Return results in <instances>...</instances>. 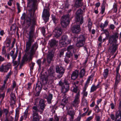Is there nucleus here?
I'll use <instances>...</instances> for the list:
<instances>
[{
    "label": "nucleus",
    "instance_id": "f8f14e48",
    "mask_svg": "<svg viewBox=\"0 0 121 121\" xmlns=\"http://www.w3.org/2000/svg\"><path fill=\"white\" fill-rule=\"evenodd\" d=\"M61 99H62L61 101L60 106V107L63 109L66 104L68 102V99L65 94H63V96L61 97Z\"/></svg>",
    "mask_w": 121,
    "mask_h": 121
},
{
    "label": "nucleus",
    "instance_id": "5701e85b",
    "mask_svg": "<svg viewBox=\"0 0 121 121\" xmlns=\"http://www.w3.org/2000/svg\"><path fill=\"white\" fill-rule=\"evenodd\" d=\"M54 52L52 51L49 52L47 58L48 62L49 63L52 60L53 57Z\"/></svg>",
    "mask_w": 121,
    "mask_h": 121
},
{
    "label": "nucleus",
    "instance_id": "e2e57ef3",
    "mask_svg": "<svg viewBox=\"0 0 121 121\" xmlns=\"http://www.w3.org/2000/svg\"><path fill=\"white\" fill-rule=\"evenodd\" d=\"M11 74V73L10 72L8 74L6 75V77L5 78V79L8 80V78H9Z\"/></svg>",
    "mask_w": 121,
    "mask_h": 121
},
{
    "label": "nucleus",
    "instance_id": "680f3d73",
    "mask_svg": "<svg viewBox=\"0 0 121 121\" xmlns=\"http://www.w3.org/2000/svg\"><path fill=\"white\" fill-rule=\"evenodd\" d=\"M6 88V87H5V85H4V84H3L2 87L0 88V91H3Z\"/></svg>",
    "mask_w": 121,
    "mask_h": 121
},
{
    "label": "nucleus",
    "instance_id": "dca6fc26",
    "mask_svg": "<svg viewBox=\"0 0 121 121\" xmlns=\"http://www.w3.org/2000/svg\"><path fill=\"white\" fill-rule=\"evenodd\" d=\"M71 30L73 33H78L81 31L80 26L79 25H75L71 28Z\"/></svg>",
    "mask_w": 121,
    "mask_h": 121
},
{
    "label": "nucleus",
    "instance_id": "393cba45",
    "mask_svg": "<svg viewBox=\"0 0 121 121\" xmlns=\"http://www.w3.org/2000/svg\"><path fill=\"white\" fill-rule=\"evenodd\" d=\"M56 72L57 73H64L65 69L62 67H60L58 66H56Z\"/></svg>",
    "mask_w": 121,
    "mask_h": 121
},
{
    "label": "nucleus",
    "instance_id": "c9c22d12",
    "mask_svg": "<svg viewBox=\"0 0 121 121\" xmlns=\"http://www.w3.org/2000/svg\"><path fill=\"white\" fill-rule=\"evenodd\" d=\"M108 70L107 69H106L104 70L103 75L104 77L106 78L108 75Z\"/></svg>",
    "mask_w": 121,
    "mask_h": 121
},
{
    "label": "nucleus",
    "instance_id": "79ce46f5",
    "mask_svg": "<svg viewBox=\"0 0 121 121\" xmlns=\"http://www.w3.org/2000/svg\"><path fill=\"white\" fill-rule=\"evenodd\" d=\"M52 19L55 23H56L58 22V19L56 18L55 16L52 14Z\"/></svg>",
    "mask_w": 121,
    "mask_h": 121
},
{
    "label": "nucleus",
    "instance_id": "2eb2a0df",
    "mask_svg": "<svg viewBox=\"0 0 121 121\" xmlns=\"http://www.w3.org/2000/svg\"><path fill=\"white\" fill-rule=\"evenodd\" d=\"M79 74L78 70L76 69L73 71L71 74V79L73 80H75L78 77Z\"/></svg>",
    "mask_w": 121,
    "mask_h": 121
},
{
    "label": "nucleus",
    "instance_id": "4d7b16f0",
    "mask_svg": "<svg viewBox=\"0 0 121 121\" xmlns=\"http://www.w3.org/2000/svg\"><path fill=\"white\" fill-rule=\"evenodd\" d=\"M95 108L97 113H98L100 111V110L98 105H96L95 106Z\"/></svg>",
    "mask_w": 121,
    "mask_h": 121
},
{
    "label": "nucleus",
    "instance_id": "72a5a7b5",
    "mask_svg": "<svg viewBox=\"0 0 121 121\" xmlns=\"http://www.w3.org/2000/svg\"><path fill=\"white\" fill-rule=\"evenodd\" d=\"M108 22L107 21H106L104 24L101 23L99 26L102 29H104V28L106 27L108 25Z\"/></svg>",
    "mask_w": 121,
    "mask_h": 121
},
{
    "label": "nucleus",
    "instance_id": "b1692460",
    "mask_svg": "<svg viewBox=\"0 0 121 121\" xmlns=\"http://www.w3.org/2000/svg\"><path fill=\"white\" fill-rule=\"evenodd\" d=\"M14 56V57H13L12 62L13 63L14 66L17 65L15 67V69H17V66L19 65V64L20 58H18V61H14L16 57V55H15Z\"/></svg>",
    "mask_w": 121,
    "mask_h": 121
},
{
    "label": "nucleus",
    "instance_id": "6e6552de",
    "mask_svg": "<svg viewBox=\"0 0 121 121\" xmlns=\"http://www.w3.org/2000/svg\"><path fill=\"white\" fill-rule=\"evenodd\" d=\"M71 42V40L68 39V37L67 36L64 35L62 36L61 39L60 40L59 42L60 44L64 46H66V44L70 43Z\"/></svg>",
    "mask_w": 121,
    "mask_h": 121
},
{
    "label": "nucleus",
    "instance_id": "0eeeda50",
    "mask_svg": "<svg viewBox=\"0 0 121 121\" xmlns=\"http://www.w3.org/2000/svg\"><path fill=\"white\" fill-rule=\"evenodd\" d=\"M49 10L50 9L48 7L47 8L44 9L43 10L42 17L46 22H47L49 20V17L50 16Z\"/></svg>",
    "mask_w": 121,
    "mask_h": 121
},
{
    "label": "nucleus",
    "instance_id": "ea45409f",
    "mask_svg": "<svg viewBox=\"0 0 121 121\" xmlns=\"http://www.w3.org/2000/svg\"><path fill=\"white\" fill-rule=\"evenodd\" d=\"M5 46H3L2 49V54L3 55H4L5 57H6L7 54L6 53V50L5 49Z\"/></svg>",
    "mask_w": 121,
    "mask_h": 121
},
{
    "label": "nucleus",
    "instance_id": "bf43d9fd",
    "mask_svg": "<svg viewBox=\"0 0 121 121\" xmlns=\"http://www.w3.org/2000/svg\"><path fill=\"white\" fill-rule=\"evenodd\" d=\"M45 86V85H43V84L42 85L41 83L40 82V84L39 83L36 84V87H41V88H42L43 87V86Z\"/></svg>",
    "mask_w": 121,
    "mask_h": 121
},
{
    "label": "nucleus",
    "instance_id": "a19ab883",
    "mask_svg": "<svg viewBox=\"0 0 121 121\" xmlns=\"http://www.w3.org/2000/svg\"><path fill=\"white\" fill-rule=\"evenodd\" d=\"M33 110L32 112L33 113H38V112H39V110L38 109L37 107L34 106L32 107Z\"/></svg>",
    "mask_w": 121,
    "mask_h": 121
},
{
    "label": "nucleus",
    "instance_id": "bb28decb",
    "mask_svg": "<svg viewBox=\"0 0 121 121\" xmlns=\"http://www.w3.org/2000/svg\"><path fill=\"white\" fill-rule=\"evenodd\" d=\"M115 119V121H121V110L117 112Z\"/></svg>",
    "mask_w": 121,
    "mask_h": 121
},
{
    "label": "nucleus",
    "instance_id": "a878e982",
    "mask_svg": "<svg viewBox=\"0 0 121 121\" xmlns=\"http://www.w3.org/2000/svg\"><path fill=\"white\" fill-rule=\"evenodd\" d=\"M83 0H76L75 6L77 8L81 7L83 5L82 1Z\"/></svg>",
    "mask_w": 121,
    "mask_h": 121
},
{
    "label": "nucleus",
    "instance_id": "7ed1b4c3",
    "mask_svg": "<svg viewBox=\"0 0 121 121\" xmlns=\"http://www.w3.org/2000/svg\"><path fill=\"white\" fill-rule=\"evenodd\" d=\"M73 39L74 41H77L76 44V46L80 48L84 45L86 38L84 35H81L78 37L74 36Z\"/></svg>",
    "mask_w": 121,
    "mask_h": 121
},
{
    "label": "nucleus",
    "instance_id": "37998d69",
    "mask_svg": "<svg viewBox=\"0 0 121 121\" xmlns=\"http://www.w3.org/2000/svg\"><path fill=\"white\" fill-rule=\"evenodd\" d=\"M18 51L17 50V51L16 52L15 54L14 55H13V54L14 53V51H12L10 52V56L12 57V58L13 59V57H14L15 55H16V57L17 56V53H18Z\"/></svg>",
    "mask_w": 121,
    "mask_h": 121
},
{
    "label": "nucleus",
    "instance_id": "f3484780",
    "mask_svg": "<svg viewBox=\"0 0 121 121\" xmlns=\"http://www.w3.org/2000/svg\"><path fill=\"white\" fill-rule=\"evenodd\" d=\"M62 33L61 28H59L55 29L54 30L53 34L55 37L57 38L61 35Z\"/></svg>",
    "mask_w": 121,
    "mask_h": 121
},
{
    "label": "nucleus",
    "instance_id": "7c9ffc66",
    "mask_svg": "<svg viewBox=\"0 0 121 121\" xmlns=\"http://www.w3.org/2000/svg\"><path fill=\"white\" fill-rule=\"evenodd\" d=\"M85 69L83 68L81 70L79 73V77L80 78H82L85 75Z\"/></svg>",
    "mask_w": 121,
    "mask_h": 121
},
{
    "label": "nucleus",
    "instance_id": "0e129e2a",
    "mask_svg": "<svg viewBox=\"0 0 121 121\" xmlns=\"http://www.w3.org/2000/svg\"><path fill=\"white\" fill-rule=\"evenodd\" d=\"M42 32V33L43 35H44L45 34V28L44 27H43L41 29Z\"/></svg>",
    "mask_w": 121,
    "mask_h": 121
},
{
    "label": "nucleus",
    "instance_id": "a18cd8bd",
    "mask_svg": "<svg viewBox=\"0 0 121 121\" xmlns=\"http://www.w3.org/2000/svg\"><path fill=\"white\" fill-rule=\"evenodd\" d=\"M19 110L18 109H17L16 110V115L15 120H17L18 118V115L19 114Z\"/></svg>",
    "mask_w": 121,
    "mask_h": 121
},
{
    "label": "nucleus",
    "instance_id": "09e8293b",
    "mask_svg": "<svg viewBox=\"0 0 121 121\" xmlns=\"http://www.w3.org/2000/svg\"><path fill=\"white\" fill-rule=\"evenodd\" d=\"M5 95V92L3 93L2 94H1L0 92V98H2V99H1L0 102L2 103L3 100V99Z\"/></svg>",
    "mask_w": 121,
    "mask_h": 121
},
{
    "label": "nucleus",
    "instance_id": "e433bc0d",
    "mask_svg": "<svg viewBox=\"0 0 121 121\" xmlns=\"http://www.w3.org/2000/svg\"><path fill=\"white\" fill-rule=\"evenodd\" d=\"M74 46L73 45H70L68 46L67 48V50L68 52H71V51L73 50L74 51Z\"/></svg>",
    "mask_w": 121,
    "mask_h": 121
},
{
    "label": "nucleus",
    "instance_id": "8fccbe9b",
    "mask_svg": "<svg viewBox=\"0 0 121 121\" xmlns=\"http://www.w3.org/2000/svg\"><path fill=\"white\" fill-rule=\"evenodd\" d=\"M35 65V63H34L32 62L30 64V70H32L33 69Z\"/></svg>",
    "mask_w": 121,
    "mask_h": 121
},
{
    "label": "nucleus",
    "instance_id": "3c124183",
    "mask_svg": "<svg viewBox=\"0 0 121 121\" xmlns=\"http://www.w3.org/2000/svg\"><path fill=\"white\" fill-rule=\"evenodd\" d=\"M73 53H74V58L76 59V60H77L78 58V56L79 55V54L78 53L77 54H76L74 50L73 51Z\"/></svg>",
    "mask_w": 121,
    "mask_h": 121
},
{
    "label": "nucleus",
    "instance_id": "4c0bfd02",
    "mask_svg": "<svg viewBox=\"0 0 121 121\" xmlns=\"http://www.w3.org/2000/svg\"><path fill=\"white\" fill-rule=\"evenodd\" d=\"M88 26L89 30L90 32L91 31V26L92 25V23L91 22V20L90 19H89L88 22Z\"/></svg>",
    "mask_w": 121,
    "mask_h": 121
},
{
    "label": "nucleus",
    "instance_id": "f704fd0d",
    "mask_svg": "<svg viewBox=\"0 0 121 121\" xmlns=\"http://www.w3.org/2000/svg\"><path fill=\"white\" fill-rule=\"evenodd\" d=\"M10 100L11 101H13L15 102L16 100V97L15 95L13 93L11 92L10 95Z\"/></svg>",
    "mask_w": 121,
    "mask_h": 121
},
{
    "label": "nucleus",
    "instance_id": "052dcab7",
    "mask_svg": "<svg viewBox=\"0 0 121 121\" xmlns=\"http://www.w3.org/2000/svg\"><path fill=\"white\" fill-rule=\"evenodd\" d=\"M105 10V7L104 6H102L101 7V13L102 14H103Z\"/></svg>",
    "mask_w": 121,
    "mask_h": 121
},
{
    "label": "nucleus",
    "instance_id": "774afa93",
    "mask_svg": "<svg viewBox=\"0 0 121 121\" xmlns=\"http://www.w3.org/2000/svg\"><path fill=\"white\" fill-rule=\"evenodd\" d=\"M38 64L39 65V67H41V60H38L37 61Z\"/></svg>",
    "mask_w": 121,
    "mask_h": 121
},
{
    "label": "nucleus",
    "instance_id": "f257e3e1",
    "mask_svg": "<svg viewBox=\"0 0 121 121\" xmlns=\"http://www.w3.org/2000/svg\"><path fill=\"white\" fill-rule=\"evenodd\" d=\"M29 13H30V11ZM26 17V19L25 17L26 16V13H24L22 14L21 17V19L22 20H25V24L26 25V27L27 28L31 26L30 27L29 30L26 31V35L27 38L28 39V41L26 42V49L25 50V52L28 54V55L26 57H28L30 60H31L33 57V56L35 54L36 50L38 47V45L37 43H35L31 46L33 43L34 42V37L35 35L34 34V26L36 22V16H35V22L34 24L32 23L30 26L27 25L26 23V18L27 17L28 14Z\"/></svg>",
    "mask_w": 121,
    "mask_h": 121
},
{
    "label": "nucleus",
    "instance_id": "2f4dec72",
    "mask_svg": "<svg viewBox=\"0 0 121 121\" xmlns=\"http://www.w3.org/2000/svg\"><path fill=\"white\" fill-rule=\"evenodd\" d=\"M32 117L33 121H39V115L38 113H33Z\"/></svg>",
    "mask_w": 121,
    "mask_h": 121
},
{
    "label": "nucleus",
    "instance_id": "69168bd1",
    "mask_svg": "<svg viewBox=\"0 0 121 121\" xmlns=\"http://www.w3.org/2000/svg\"><path fill=\"white\" fill-rule=\"evenodd\" d=\"M68 58L65 57V58L64 61L67 63H69L70 62V60L68 59Z\"/></svg>",
    "mask_w": 121,
    "mask_h": 121
},
{
    "label": "nucleus",
    "instance_id": "39448f33",
    "mask_svg": "<svg viewBox=\"0 0 121 121\" xmlns=\"http://www.w3.org/2000/svg\"><path fill=\"white\" fill-rule=\"evenodd\" d=\"M69 14L62 17L61 19V23L62 27H65L69 23Z\"/></svg>",
    "mask_w": 121,
    "mask_h": 121
},
{
    "label": "nucleus",
    "instance_id": "864d4df0",
    "mask_svg": "<svg viewBox=\"0 0 121 121\" xmlns=\"http://www.w3.org/2000/svg\"><path fill=\"white\" fill-rule=\"evenodd\" d=\"M28 110L27 109L26 110L25 112H24V115L23 116V117H25V118L27 117L28 114Z\"/></svg>",
    "mask_w": 121,
    "mask_h": 121
},
{
    "label": "nucleus",
    "instance_id": "412c9836",
    "mask_svg": "<svg viewBox=\"0 0 121 121\" xmlns=\"http://www.w3.org/2000/svg\"><path fill=\"white\" fill-rule=\"evenodd\" d=\"M73 87L72 91L73 92H74L76 93L75 95V96H80V91L78 88V86H76L74 87L73 86Z\"/></svg>",
    "mask_w": 121,
    "mask_h": 121
},
{
    "label": "nucleus",
    "instance_id": "9d476101",
    "mask_svg": "<svg viewBox=\"0 0 121 121\" xmlns=\"http://www.w3.org/2000/svg\"><path fill=\"white\" fill-rule=\"evenodd\" d=\"M118 36L119 34L117 33H116L114 35L110 36L109 39V43L112 44L114 43L116 44L117 43Z\"/></svg>",
    "mask_w": 121,
    "mask_h": 121
},
{
    "label": "nucleus",
    "instance_id": "c03bdc74",
    "mask_svg": "<svg viewBox=\"0 0 121 121\" xmlns=\"http://www.w3.org/2000/svg\"><path fill=\"white\" fill-rule=\"evenodd\" d=\"M97 89L95 87V86L94 84L91 87L90 92H94Z\"/></svg>",
    "mask_w": 121,
    "mask_h": 121
},
{
    "label": "nucleus",
    "instance_id": "6e6d98bb",
    "mask_svg": "<svg viewBox=\"0 0 121 121\" xmlns=\"http://www.w3.org/2000/svg\"><path fill=\"white\" fill-rule=\"evenodd\" d=\"M3 112L5 113V115L7 116L9 112V110L6 109H3Z\"/></svg>",
    "mask_w": 121,
    "mask_h": 121
},
{
    "label": "nucleus",
    "instance_id": "6ab92c4d",
    "mask_svg": "<svg viewBox=\"0 0 121 121\" xmlns=\"http://www.w3.org/2000/svg\"><path fill=\"white\" fill-rule=\"evenodd\" d=\"M118 46V44H112L111 46L109 47L108 51L109 52H115L117 49V48Z\"/></svg>",
    "mask_w": 121,
    "mask_h": 121
},
{
    "label": "nucleus",
    "instance_id": "c85d7f7f",
    "mask_svg": "<svg viewBox=\"0 0 121 121\" xmlns=\"http://www.w3.org/2000/svg\"><path fill=\"white\" fill-rule=\"evenodd\" d=\"M120 75L119 73L116 72V80L115 82V85L114 86V88L116 87L118 83L119 82L120 80Z\"/></svg>",
    "mask_w": 121,
    "mask_h": 121
},
{
    "label": "nucleus",
    "instance_id": "de8ad7c7",
    "mask_svg": "<svg viewBox=\"0 0 121 121\" xmlns=\"http://www.w3.org/2000/svg\"><path fill=\"white\" fill-rule=\"evenodd\" d=\"M42 88H41V87H36L35 88V90L37 92V93L36 94V95L38 96L39 94V92H40L41 89Z\"/></svg>",
    "mask_w": 121,
    "mask_h": 121
},
{
    "label": "nucleus",
    "instance_id": "aec40b11",
    "mask_svg": "<svg viewBox=\"0 0 121 121\" xmlns=\"http://www.w3.org/2000/svg\"><path fill=\"white\" fill-rule=\"evenodd\" d=\"M80 97L75 96L74 99L72 103V105L73 106L76 107L79 104L80 102Z\"/></svg>",
    "mask_w": 121,
    "mask_h": 121
},
{
    "label": "nucleus",
    "instance_id": "338daca9",
    "mask_svg": "<svg viewBox=\"0 0 121 121\" xmlns=\"http://www.w3.org/2000/svg\"><path fill=\"white\" fill-rule=\"evenodd\" d=\"M93 118V117L92 116L89 117L86 119L85 121H90L92 120Z\"/></svg>",
    "mask_w": 121,
    "mask_h": 121
},
{
    "label": "nucleus",
    "instance_id": "cd10ccee",
    "mask_svg": "<svg viewBox=\"0 0 121 121\" xmlns=\"http://www.w3.org/2000/svg\"><path fill=\"white\" fill-rule=\"evenodd\" d=\"M58 43V41L54 39H52L49 41V43L50 47H52L55 46H57Z\"/></svg>",
    "mask_w": 121,
    "mask_h": 121
},
{
    "label": "nucleus",
    "instance_id": "a211bd4d",
    "mask_svg": "<svg viewBox=\"0 0 121 121\" xmlns=\"http://www.w3.org/2000/svg\"><path fill=\"white\" fill-rule=\"evenodd\" d=\"M48 79H49L48 78L47 76L44 74L41 75L40 76V82L42 83L43 84H45L47 83Z\"/></svg>",
    "mask_w": 121,
    "mask_h": 121
},
{
    "label": "nucleus",
    "instance_id": "9b49d317",
    "mask_svg": "<svg viewBox=\"0 0 121 121\" xmlns=\"http://www.w3.org/2000/svg\"><path fill=\"white\" fill-rule=\"evenodd\" d=\"M93 76L94 75L93 74H92L89 76L85 83L84 89L83 91V96H84L86 97L87 95V92L86 91V90L90 83V81L91 80V79L92 78Z\"/></svg>",
    "mask_w": 121,
    "mask_h": 121
},
{
    "label": "nucleus",
    "instance_id": "c756f323",
    "mask_svg": "<svg viewBox=\"0 0 121 121\" xmlns=\"http://www.w3.org/2000/svg\"><path fill=\"white\" fill-rule=\"evenodd\" d=\"M68 114L71 117L70 120L72 121L73 119L74 116L75 114V112L73 110H69L68 112Z\"/></svg>",
    "mask_w": 121,
    "mask_h": 121
},
{
    "label": "nucleus",
    "instance_id": "13d9d810",
    "mask_svg": "<svg viewBox=\"0 0 121 121\" xmlns=\"http://www.w3.org/2000/svg\"><path fill=\"white\" fill-rule=\"evenodd\" d=\"M96 121H101V117L99 116H95Z\"/></svg>",
    "mask_w": 121,
    "mask_h": 121
},
{
    "label": "nucleus",
    "instance_id": "1a4fd4ad",
    "mask_svg": "<svg viewBox=\"0 0 121 121\" xmlns=\"http://www.w3.org/2000/svg\"><path fill=\"white\" fill-rule=\"evenodd\" d=\"M48 75L47 76L49 80H52L55 76V72L52 68L50 67L48 69Z\"/></svg>",
    "mask_w": 121,
    "mask_h": 121
},
{
    "label": "nucleus",
    "instance_id": "49530a36",
    "mask_svg": "<svg viewBox=\"0 0 121 121\" xmlns=\"http://www.w3.org/2000/svg\"><path fill=\"white\" fill-rule=\"evenodd\" d=\"M13 118L11 116H9L8 117H7L4 121H13Z\"/></svg>",
    "mask_w": 121,
    "mask_h": 121
},
{
    "label": "nucleus",
    "instance_id": "423d86ee",
    "mask_svg": "<svg viewBox=\"0 0 121 121\" xmlns=\"http://www.w3.org/2000/svg\"><path fill=\"white\" fill-rule=\"evenodd\" d=\"M83 11L81 9L78 10L76 13V20L78 22L80 21V23L82 24L83 21V18L82 14Z\"/></svg>",
    "mask_w": 121,
    "mask_h": 121
},
{
    "label": "nucleus",
    "instance_id": "473e14b6",
    "mask_svg": "<svg viewBox=\"0 0 121 121\" xmlns=\"http://www.w3.org/2000/svg\"><path fill=\"white\" fill-rule=\"evenodd\" d=\"M82 105L84 107H88L87 101L86 99H84L82 100Z\"/></svg>",
    "mask_w": 121,
    "mask_h": 121
},
{
    "label": "nucleus",
    "instance_id": "58836bf2",
    "mask_svg": "<svg viewBox=\"0 0 121 121\" xmlns=\"http://www.w3.org/2000/svg\"><path fill=\"white\" fill-rule=\"evenodd\" d=\"M73 56V54L71 52H67L65 54V57L67 58H70Z\"/></svg>",
    "mask_w": 121,
    "mask_h": 121
},
{
    "label": "nucleus",
    "instance_id": "f03ea898",
    "mask_svg": "<svg viewBox=\"0 0 121 121\" xmlns=\"http://www.w3.org/2000/svg\"><path fill=\"white\" fill-rule=\"evenodd\" d=\"M37 0H28L27 6L31 8L29 9L30 13L26 18V24L29 26L32 23L34 24L35 22V13L37 7L35 3Z\"/></svg>",
    "mask_w": 121,
    "mask_h": 121
},
{
    "label": "nucleus",
    "instance_id": "ddd939ff",
    "mask_svg": "<svg viewBox=\"0 0 121 121\" xmlns=\"http://www.w3.org/2000/svg\"><path fill=\"white\" fill-rule=\"evenodd\" d=\"M11 65L9 64L6 65L3 64L0 67V71L3 72H7L10 67Z\"/></svg>",
    "mask_w": 121,
    "mask_h": 121
},
{
    "label": "nucleus",
    "instance_id": "4be33fe9",
    "mask_svg": "<svg viewBox=\"0 0 121 121\" xmlns=\"http://www.w3.org/2000/svg\"><path fill=\"white\" fill-rule=\"evenodd\" d=\"M44 97L47 99L48 104H50L51 103V101L53 97V95L52 94L49 93L48 96L45 95H44Z\"/></svg>",
    "mask_w": 121,
    "mask_h": 121
},
{
    "label": "nucleus",
    "instance_id": "20e7f679",
    "mask_svg": "<svg viewBox=\"0 0 121 121\" xmlns=\"http://www.w3.org/2000/svg\"><path fill=\"white\" fill-rule=\"evenodd\" d=\"M58 84L61 86V91L63 93V95L69 90V83L67 80L65 79L63 82L61 80L59 82Z\"/></svg>",
    "mask_w": 121,
    "mask_h": 121
},
{
    "label": "nucleus",
    "instance_id": "603ef678",
    "mask_svg": "<svg viewBox=\"0 0 121 121\" xmlns=\"http://www.w3.org/2000/svg\"><path fill=\"white\" fill-rule=\"evenodd\" d=\"M16 83L15 81H13V85L12 87V89L13 90L14 88L16 87Z\"/></svg>",
    "mask_w": 121,
    "mask_h": 121
},
{
    "label": "nucleus",
    "instance_id": "5fc2aeb1",
    "mask_svg": "<svg viewBox=\"0 0 121 121\" xmlns=\"http://www.w3.org/2000/svg\"><path fill=\"white\" fill-rule=\"evenodd\" d=\"M57 76V77L59 79H60V78L62 77L63 73H59Z\"/></svg>",
    "mask_w": 121,
    "mask_h": 121
},
{
    "label": "nucleus",
    "instance_id": "4468645a",
    "mask_svg": "<svg viewBox=\"0 0 121 121\" xmlns=\"http://www.w3.org/2000/svg\"><path fill=\"white\" fill-rule=\"evenodd\" d=\"M46 106L43 100L42 99H41L39 102L40 109L39 111L40 114L43 113Z\"/></svg>",
    "mask_w": 121,
    "mask_h": 121
}]
</instances>
